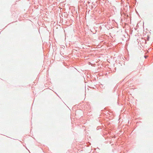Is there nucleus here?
Masks as SVG:
<instances>
[{
	"label": "nucleus",
	"mask_w": 153,
	"mask_h": 153,
	"mask_svg": "<svg viewBox=\"0 0 153 153\" xmlns=\"http://www.w3.org/2000/svg\"><path fill=\"white\" fill-rule=\"evenodd\" d=\"M144 57L145 58H146L147 56H144Z\"/></svg>",
	"instance_id": "obj_1"
}]
</instances>
